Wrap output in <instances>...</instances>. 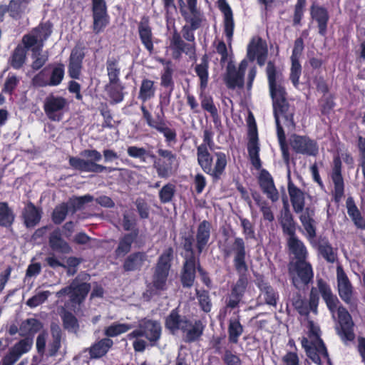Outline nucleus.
Here are the masks:
<instances>
[{"instance_id": "nucleus-1", "label": "nucleus", "mask_w": 365, "mask_h": 365, "mask_svg": "<svg viewBox=\"0 0 365 365\" xmlns=\"http://www.w3.org/2000/svg\"><path fill=\"white\" fill-rule=\"evenodd\" d=\"M317 287L311 288L308 306L304 301H297L295 308L299 314L307 316L310 312L314 314L318 313L319 295L325 302L328 310L333 315L337 312L339 327L337 334L344 342L352 341L355 339L354 331V323L348 310L341 304L337 296L334 294L330 284L323 278H317Z\"/></svg>"}, {"instance_id": "nucleus-2", "label": "nucleus", "mask_w": 365, "mask_h": 365, "mask_svg": "<svg viewBox=\"0 0 365 365\" xmlns=\"http://www.w3.org/2000/svg\"><path fill=\"white\" fill-rule=\"evenodd\" d=\"M267 78L270 96L273 102L274 116L276 123L277 135L282 152V159L285 164L289 165L290 162V154L286 142V135L282 125L280 123L279 115L284 118V124L292 130L296 127L294 120V112H289V105L286 98V90L282 86L283 75L278 70L274 61H269L267 63L265 69Z\"/></svg>"}, {"instance_id": "nucleus-3", "label": "nucleus", "mask_w": 365, "mask_h": 365, "mask_svg": "<svg viewBox=\"0 0 365 365\" xmlns=\"http://www.w3.org/2000/svg\"><path fill=\"white\" fill-rule=\"evenodd\" d=\"M212 130L203 131L202 143L197 150V160L202 170L210 175L214 182L218 181L225 173L227 165V155L225 153L213 152L215 143Z\"/></svg>"}, {"instance_id": "nucleus-4", "label": "nucleus", "mask_w": 365, "mask_h": 365, "mask_svg": "<svg viewBox=\"0 0 365 365\" xmlns=\"http://www.w3.org/2000/svg\"><path fill=\"white\" fill-rule=\"evenodd\" d=\"M222 253L225 258L232 256L233 267L239 274V278L230 292L242 298L248 284L246 274L249 269L247 263L248 250L242 237H235L230 245L223 247Z\"/></svg>"}, {"instance_id": "nucleus-5", "label": "nucleus", "mask_w": 365, "mask_h": 365, "mask_svg": "<svg viewBox=\"0 0 365 365\" xmlns=\"http://www.w3.org/2000/svg\"><path fill=\"white\" fill-rule=\"evenodd\" d=\"M173 92V91H165L160 94L159 103L158 106L160 110L155 113V119L153 118L152 113L145 104L140 106L143 119L145 121L148 127L163 135L165 142L168 145H175L178 142L176 130L168 127L165 120L164 109L170 105Z\"/></svg>"}, {"instance_id": "nucleus-6", "label": "nucleus", "mask_w": 365, "mask_h": 365, "mask_svg": "<svg viewBox=\"0 0 365 365\" xmlns=\"http://www.w3.org/2000/svg\"><path fill=\"white\" fill-rule=\"evenodd\" d=\"M165 327L172 334H176L180 331L185 334L183 340L186 343L198 341L205 329L201 320H195L192 324L186 316L180 314L178 308L172 309L165 317Z\"/></svg>"}, {"instance_id": "nucleus-7", "label": "nucleus", "mask_w": 365, "mask_h": 365, "mask_svg": "<svg viewBox=\"0 0 365 365\" xmlns=\"http://www.w3.org/2000/svg\"><path fill=\"white\" fill-rule=\"evenodd\" d=\"M81 155L88 159L85 160L78 157H70L68 159L69 165L76 170L95 173H111L115 170L114 168L97 163V162L101 160L102 155L96 149L83 150Z\"/></svg>"}, {"instance_id": "nucleus-8", "label": "nucleus", "mask_w": 365, "mask_h": 365, "mask_svg": "<svg viewBox=\"0 0 365 365\" xmlns=\"http://www.w3.org/2000/svg\"><path fill=\"white\" fill-rule=\"evenodd\" d=\"M157 154L158 156L153 153L150 155V158L153 160V166L158 176L160 178L168 179L174 175L179 166L177 154L164 148H158Z\"/></svg>"}, {"instance_id": "nucleus-9", "label": "nucleus", "mask_w": 365, "mask_h": 365, "mask_svg": "<svg viewBox=\"0 0 365 365\" xmlns=\"http://www.w3.org/2000/svg\"><path fill=\"white\" fill-rule=\"evenodd\" d=\"M190 12L181 9V16L187 23L182 27V37L190 43H195V31L198 29L202 23V14L197 7V0H186Z\"/></svg>"}, {"instance_id": "nucleus-10", "label": "nucleus", "mask_w": 365, "mask_h": 365, "mask_svg": "<svg viewBox=\"0 0 365 365\" xmlns=\"http://www.w3.org/2000/svg\"><path fill=\"white\" fill-rule=\"evenodd\" d=\"M161 334L162 327L159 322L143 318L138 322V328L130 332L127 337L129 340L145 337L150 345L154 346L160 340Z\"/></svg>"}, {"instance_id": "nucleus-11", "label": "nucleus", "mask_w": 365, "mask_h": 365, "mask_svg": "<svg viewBox=\"0 0 365 365\" xmlns=\"http://www.w3.org/2000/svg\"><path fill=\"white\" fill-rule=\"evenodd\" d=\"M68 106L69 102L65 97L51 93L45 98L43 109L50 120L59 122L68 110Z\"/></svg>"}, {"instance_id": "nucleus-12", "label": "nucleus", "mask_w": 365, "mask_h": 365, "mask_svg": "<svg viewBox=\"0 0 365 365\" xmlns=\"http://www.w3.org/2000/svg\"><path fill=\"white\" fill-rule=\"evenodd\" d=\"M309 10L311 24L314 25L320 36L326 37L330 20L328 9L315 1L312 3Z\"/></svg>"}, {"instance_id": "nucleus-13", "label": "nucleus", "mask_w": 365, "mask_h": 365, "mask_svg": "<svg viewBox=\"0 0 365 365\" xmlns=\"http://www.w3.org/2000/svg\"><path fill=\"white\" fill-rule=\"evenodd\" d=\"M91 290V284L88 282L79 283L78 278H75L71 284L56 293L57 298L61 299L66 295L69 296L70 301L73 304L80 305L86 298Z\"/></svg>"}, {"instance_id": "nucleus-14", "label": "nucleus", "mask_w": 365, "mask_h": 365, "mask_svg": "<svg viewBox=\"0 0 365 365\" xmlns=\"http://www.w3.org/2000/svg\"><path fill=\"white\" fill-rule=\"evenodd\" d=\"M292 265L296 275L292 274L291 268H289V274L292 275V284L294 287L299 289L302 285L307 286L312 282L314 271L310 262L307 259L295 261Z\"/></svg>"}, {"instance_id": "nucleus-15", "label": "nucleus", "mask_w": 365, "mask_h": 365, "mask_svg": "<svg viewBox=\"0 0 365 365\" xmlns=\"http://www.w3.org/2000/svg\"><path fill=\"white\" fill-rule=\"evenodd\" d=\"M93 31L98 34L104 31L110 23V16L106 0H91Z\"/></svg>"}, {"instance_id": "nucleus-16", "label": "nucleus", "mask_w": 365, "mask_h": 365, "mask_svg": "<svg viewBox=\"0 0 365 365\" xmlns=\"http://www.w3.org/2000/svg\"><path fill=\"white\" fill-rule=\"evenodd\" d=\"M292 149L297 154L317 156L319 153L317 142L308 135L293 134L289 140Z\"/></svg>"}, {"instance_id": "nucleus-17", "label": "nucleus", "mask_w": 365, "mask_h": 365, "mask_svg": "<svg viewBox=\"0 0 365 365\" xmlns=\"http://www.w3.org/2000/svg\"><path fill=\"white\" fill-rule=\"evenodd\" d=\"M170 48L172 51V57L175 60H180L185 53L192 58L196 54L195 43L185 42L180 34L175 29L170 39Z\"/></svg>"}, {"instance_id": "nucleus-18", "label": "nucleus", "mask_w": 365, "mask_h": 365, "mask_svg": "<svg viewBox=\"0 0 365 365\" xmlns=\"http://www.w3.org/2000/svg\"><path fill=\"white\" fill-rule=\"evenodd\" d=\"M331 179L334 184L332 191L333 200L335 203L341 202L344 196L345 185L342 175V162L339 155L334 157Z\"/></svg>"}, {"instance_id": "nucleus-19", "label": "nucleus", "mask_w": 365, "mask_h": 365, "mask_svg": "<svg viewBox=\"0 0 365 365\" xmlns=\"http://www.w3.org/2000/svg\"><path fill=\"white\" fill-rule=\"evenodd\" d=\"M336 279L338 293L343 302L346 304H352L354 287L341 266L336 268Z\"/></svg>"}, {"instance_id": "nucleus-20", "label": "nucleus", "mask_w": 365, "mask_h": 365, "mask_svg": "<svg viewBox=\"0 0 365 365\" xmlns=\"http://www.w3.org/2000/svg\"><path fill=\"white\" fill-rule=\"evenodd\" d=\"M198 262H200L199 259H193L192 257L188 259H184L180 276L182 287L190 288L193 286L196 277Z\"/></svg>"}, {"instance_id": "nucleus-21", "label": "nucleus", "mask_w": 365, "mask_h": 365, "mask_svg": "<svg viewBox=\"0 0 365 365\" xmlns=\"http://www.w3.org/2000/svg\"><path fill=\"white\" fill-rule=\"evenodd\" d=\"M138 32L141 43L148 53L152 54L154 51V36L148 16H142L140 22L138 24Z\"/></svg>"}, {"instance_id": "nucleus-22", "label": "nucleus", "mask_w": 365, "mask_h": 365, "mask_svg": "<svg viewBox=\"0 0 365 365\" xmlns=\"http://www.w3.org/2000/svg\"><path fill=\"white\" fill-rule=\"evenodd\" d=\"M148 261L145 252L136 251L128 254L124 259L122 268L125 272H139Z\"/></svg>"}, {"instance_id": "nucleus-23", "label": "nucleus", "mask_w": 365, "mask_h": 365, "mask_svg": "<svg viewBox=\"0 0 365 365\" xmlns=\"http://www.w3.org/2000/svg\"><path fill=\"white\" fill-rule=\"evenodd\" d=\"M217 4L218 9L224 16V34L227 41H231L235 29L232 10L226 0H217Z\"/></svg>"}, {"instance_id": "nucleus-24", "label": "nucleus", "mask_w": 365, "mask_h": 365, "mask_svg": "<svg viewBox=\"0 0 365 365\" xmlns=\"http://www.w3.org/2000/svg\"><path fill=\"white\" fill-rule=\"evenodd\" d=\"M258 181L263 193H264L272 202H277L279 200V192L274 185V180L270 173L265 169L262 170Z\"/></svg>"}, {"instance_id": "nucleus-25", "label": "nucleus", "mask_w": 365, "mask_h": 365, "mask_svg": "<svg viewBox=\"0 0 365 365\" xmlns=\"http://www.w3.org/2000/svg\"><path fill=\"white\" fill-rule=\"evenodd\" d=\"M279 221L284 235H289V237L296 236L297 223L290 212L287 199L283 200V208Z\"/></svg>"}, {"instance_id": "nucleus-26", "label": "nucleus", "mask_w": 365, "mask_h": 365, "mask_svg": "<svg viewBox=\"0 0 365 365\" xmlns=\"http://www.w3.org/2000/svg\"><path fill=\"white\" fill-rule=\"evenodd\" d=\"M315 209L307 207L299 216V220L307 233V238L312 242L317 237L316 221L314 220Z\"/></svg>"}, {"instance_id": "nucleus-27", "label": "nucleus", "mask_w": 365, "mask_h": 365, "mask_svg": "<svg viewBox=\"0 0 365 365\" xmlns=\"http://www.w3.org/2000/svg\"><path fill=\"white\" fill-rule=\"evenodd\" d=\"M268 53L267 43L259 36H253L247 46V58L250 62L263 54Z\"/></svg>"}, {"instance_id": "nucleus-28", "label": "nucleus", "mask_w": 365, "mask_h": 365, "mask_svg": "<svg viewBox=\"0 0 365 365\" xmlns=\"http://www.w3.org/2000/svg\"><path fill=\"white\" fill-rule=\"evenodd\" d=\"M211 229V222L206 220L200 222L197 226L195 247L199 255L202 252L209 242Z\"/></svg>"}, {"instance_id": "nucleus-29", "label": "nucleus", "mask_w": 365, "mask_h": 365, "mask_svg": "<svg viewBox=\"0 0 365 365\" xmlns=\"http://www.w3.org/2000/svg\"><path fill=\"white\" fill-rule=\"evenodd\" d=\"M256 284L260 290L265 304L276 307L279 299L278 292L266 281L262 276L257 279Z\"/></svg>"}, {"instance_id": "nucleus-30", "label": "nucleus", "mask_w": 365, "mask_h": 365, "mask_svg": "<svg viewBox=\"0 0 365 365\" xmlns=\"http://www.w3.org/2000/svg\"><path fill=\"white\" fill-rule=\"evenodd\" d=\"M287 189L294 211L296 213L303 212L305 209L304 192L291 180L288 182Z\"/></svg>"}, {"instance_id": "nucleus-31", "label": "nucleus", "mask_w": 365, "mask_h": 365, "mask_svg": "<svg viewBox=\"0 0 365 365\" xmlns=\"http://www.w3.org/2000/svg\"><path fill=\"white\" fill-rule=\"evenodd\" d=\"M42 212L33 202H29L22 212V217L26 227L31 228L36 226L41 219Z\"/></svg>"}, {"instance_id": "nucleus-32", "label": "nucleus", "mask_w": 365, "mask_h": 365, "mask_svg": "<svg viewBox=\"0 0 365 365\" xmlns=\"http://www.w3.org/2000/svg\"><path fill=\"white\" fill-rule=\"evenodd\" d=\"M43 327V323L36 318H29L21 322L19 325V335L22 337L34 339L35 334Z\"/></svg>"}, {"instance_id": "nucleus-33", "label": "nucleus", "mask_w": 365, "mask_h": 365, "mask_svg": "<svg viewBox=\"0 0 365 365\" xmlns=\"http://www.w3.org/2000/svg\"><path fill=\"white\" fill-rule=\"evenodd\" d=\"M225 81L227 87L230 89H235L236 88H243L245 86V76L237 71L235 66L228 64Z\"/></svg>"}, {"instance_id": "nucleus-34", "label": "nucleus", "mask_w": 365, "mask_h": 365, "mask_svg": "<svg viewBox=\"0 0 365 365\" xmlns=\"http://www.w3.org/2000/svg\"><path fill=\"white\" fill-rule=\"evenodd\" d=\"M137 230L133 233H125L119 238L118 244L114 251L116 258L123 257L130 253L132 245L137 239Z\"/></svg>"}, {"instance_id": "nucleus-35", "label": "nucleus", "mask_w": 365, "mask_h": 365, "mask_svg": "<svg viewBox=\"0 0 365 365\" xmlns=\"http://www.w3.org/2000/svg\"><path fill=\"white\" fill-rule=\"evenodd\" d=\"M287 247L290 254L294 256L296 261L305 260L308 257V251L303 243L297 236L289 237Z\"/></svg>"}, {"instance_id": "nucleus-36", "label": "nucleus", "mask_w": 365, "mask_h": 365, "mask_svg": "<svg viewBox=\"0 0 365 365\" xmlns=\"http://www.w3.org/2000/svg\"><path fill=\"white\" fill-rule=\"evenodd\" d=\"M104 88L112 104H117L123 101L125 88L120 81H108Z\"/></svg>"}, {"instance_id": "nucleus-37", "label": "nucleus", "mask_w": 365, "mask_h": 365, "mask_svg": "<svg viewBox=\"0 0 365 365\" xmlns=\"http://www.w3.org/2000/svg\"><path fill=\"white\" fill-rule=\"evenodd\" d=\"M346 207L347 213L354 225L359 229L365 230V218L362 216L351 196L347 197Z\"/></svg>"}, {"instance_id": "nucleus-38", "label": "nucleus", "mask_w": 365, "mask_h": 365, "mask_svg": "<svg viewBox=\"0 0 365 365\" xmlns=\"http://www.w3.org/2000/svg\"><path fill=\"white\" fill-rule=\"evenodd\" d=\"M113 341L110 338H103L94 344L88 349L90 359H100L105 356L113 346Z\"/></svg>"}, {"instance_id": "nucleus-39", "label": "nucleus", "mask_w": 365, "mask_h": 365, "mask_svg": "<svg viewBox=\"0 0 365 365\" xmlns=\"http://www.w3.org/2000/svg\"><path fill=\"white\" fill-rule=\"evenodd\" d=\"M302 346L306 351L307 356L316 364L322 365L321 356L324 358V352L321 351L317 342L314 340H308L306 337L302 339Z\"/></svg>"}, {"instance_id": "nucleus-40", "label": "nucleus", "mask_w": 365, "mask_h": 365, "mask_svg": "<svg viewBox=\"0 0 365 365\" xmlns=\"http://www.w3.org/2000/svg\"><path fill=\"white\" fill-rule=\"evenodd\" d=\"M48 244L51 249L61 254H68L71 252V247L68 243L61 236L58 230L51 233L48 239Z\"/></svg>"}, {"instance_id": "nucleus-41", "label": "nucleus", "mask_w": 365, "mask_h": 365, "mask_svg": "<svg viewBox=\"0 0 365 365\" xmlns=\"http://www.w3.org/2000/svg\"><path fill=\"white\" fill-rule=\"evenodd\" d=\"M155 93V82L147 78H143L138 95V98L142 102V104L154 98Z\"/></svg>"}, {"instance_id": "nucleus-42", "label": "nucleus", "mask_w": 365, "mask_h": 365, "mask_svg": "<svg viewBox=\"0 0 365 365\" xmlns=\"http://www.w3.org/2000/svg\"><path fill=\"white\" fill-rule=\"evenodd\" d=\"M321 330L318 325H316L314 322H309V331L308 336L311 340H314L317 342V346L320 349L321 351L324 352V359H325L327 363H331V359L329 356L327 349L322 339L320 336Z\"/></svg>"}, {"instance_id": "nucleus-43", "label": "nucleus", "mask_w": 365, "mask_h": 365, "mask_svg": "<svg viewBox=\"0 0 365 365\" xmlns=\"http://www.w3.org/2000/svg\"><path fill=\"white\" fill-rule=\"evenodd\" d=\"M244 332V327L241 324L239 317L230 318L228 321L227 334L228 341L232 344H237L240 337Z\"/></svg>"}, {"instance_id": "nucleus-44", "label": "nucleus", "mask_w": 365, "mask_h": 365, "mask_svg": "<svg viewBox=\"0 0 365 365\" xmlns=\"http://www.w3.org/2000/svg\"><path fill=\"white\" fill-rule=\"evenodd\" d=\"M209 60L207 54L202 56L201 63L197 64L195 67L196 75L200 78V88L204 91L207 87L209 79Z\"/></svg>"}, {"instance_id": "nucleus-45", "label": "nucleus", "mask_w": 365, "mask_h": 365, "mask_svg": "<svg viewBox=\"0 0 365 365\" xmlns=\"http://www.w3.org/2000/svg\"><path fill=\"white\" fill-rule=\"evenodd\" d=\"M200 104L204 110L210 113L215 125H220L221 124V120L218 114V110L214 103L212 97L209 95L201 94Z\"/></svg>"}, {"instance_id": "nucleus-46", "label": "nucleus", "mask_w": 365, "mask_h": 365, "mask_svg": "<svg viewBox=\"0 0 365 365\" xmlns=\"http://www.w3.org/2000/svg\"><path fill=\"white\" fill-rule=\"evenodd\" d=\"M16 215L6 202H0V227L10 228L12 227Z\"/></svg>"}, {"instance_id": "nucleus-47", "label": "nucleus", "mask_w": 365, "mask_h": 365, "mask_svg": "<svg viewBox=\"0 0 365 365\" xmlns=\"http://www.w3.org/2000/svg\"><path fill=\"white\" fill-rule=\"evenodd\" d=\"M26 59V51L20 44L14 50L9 59V65L14 69L19 70L23 67Z\"/></svg>"}, {"instance_id": "nucleus-48", "label": "nucleus", "mask_w": 365, "mask_h": 365, "mask_svg": "<svg viewBox=\"0 0 365 365\" xmlns=\"http://www.w3.org/2000/svg\"><path fill=\"white\" fill-rule=\"evenodd\" d=\"M61 318L63 322V327L66 330L74 333H76L78 331V320L71 312L63 308L61 313Z\"/></svg>"}, {"instance_id": "nucleus-49", "label": "nucleus", "mask_w": 365, "mask_h": 365, "mask_svg": "<svg viewBox=\"0 0 365 365\" xmlns=\"http://www.w3.org/2000/svg\"><path fill=\"white\" fill-rule=\"evenodd\" d=\"M168 275L169 271L155 267L152 280L153 287L158 291L166 290Z\"/></svg>"}, {"instance_id": "nucleus-50", "label": "nucleus", "mask_w": 365, "mask_h": 365, "mask_svg": "<svg viewBox=\"0 0 365 365\" xmlns=\"http://www.w3.org/2000/svg\"><path fill=\"white\" fill-rule=\"evenodd\" d=\"M119 57H108L106 60V71L108 81H120V67L119 66Z\"/></svg>"}, {"instance_id": "nucleus-51", "label": "nucleus", "mask_w": 365, "mask_h": 365, "mask_svg": "<svg viewBox=\"0 0 365 365\" xmlns=\"http://www.w3.org/2000/svg\"><path fill=\"white\" fill-rule=\"evenodd\" d=\"M173 69L168 62L163 68V71L160 75V86L166 89V91H174L175 82L173 80Z\"/></svg>"}, {"instance_id": "nucleus-52", "label": "nucleus", "mask_w": 365, "mask_h": 365, "mask_svg": "<svg viewBox=\"0 0 365 365\" xmlns=\"http://www.w3.org/2000/svg\"><path fill=\"white\" fill-rule=\"evenodd\" d=\"M247 151L252 165L255 169H260L262 167V162L259 158V146L258 140L248 141Z\"/></svg>"}, {"instance_id": "nucleus-53", "label": "nucleus", "mask_w": 365, "mask_h": 365, "mask_svg": "<svg viewBox=\"0 0 365 365\" xmlns=\"http://www.w3.org/2000/svg\"><path fill=\"white\" fill-rule=\"evenodd\" d=\"M28 3L29 0H11L8 5L10 16L15 19H20Z\"/></svg>"}, {"instance_id": "nucleus-54", "label": "nucleus", "mask_w": 365, "mask_h": 365, "mask_svg": "<svg viewBox=\"0 0 365 365\" xmlns=\"http://www.w3.org/2000/svg\"><path fill=\"white\" fill-rule=\"evenodd\" d=\"M133 328L130 324L113 323L104 330L106 338L115 337L121 334L125 333Z\"/></svg>"}, {"instance_id": "nucleus-55", "label": "nucleus", "mask_w": 365, "mask_h": 365, "mask_svg": "<svg viewBox=\"0 0 365 365\" xmlns=\"http://www.w3.org/2000/svg\"><path fill=\"white\" fill-rule=\"evenodd\" d=\"M196 297L198 301L200 309L205 313H209L212 307V300L209 291L202 289H196Z\"/></svg>"}, {"instance_id": "nucleus-56", "label": "nucleus", "mask_w": 365, "mask_h": 365, "mask_svg": "<svg viewBox=\"0 0 365 365\" xmlns=\"http://www.w3.org/2000/svg\"><path fill=\"white\" fill-rule=\"evenodd\" d=\"M173 249L171 247H169L167 249H165L163 251V252L160 255L155 267L170 271L171 268V262L173 259Z\"/></svg>"}, {"instance_id": "nucleus-57", "label": "nucleus", "mask_w": 365, "mask_h": 365, "mask_svg": "<svg viewBox=\"0 0 365 365\" xmlns=\"http://www.w3.org/2000/svg\"><path fill=\"white\" fill-rule=\"evenodd\" d=\"M52 24L48 21L45 23H41L33 30V32L38 36L41 43L38 49H41L43 42L46 41L52 33Z\"/></svg>"}, {"instance_id": "nucleus-58", "label": "nucleus", "mask_w": 365, "mask_h": 365, "mask_svg": "<svg viewBox=\"0 0 365 365\" xmlns=\"http://www.w3.org/2000/svg\"><path fill=\"white\" fill-rule=\"evenodd\" d=\"M175 185L168 182L163 186L159 190L158 197L161 203L167 204L170 202L175 195Z\"/></svg>"}, {"instance_id": "nucleus-59", "label": "nucleus", "mask_w": 365, "mask_h": 365, "mask_svg": "<svg viewBox=\"0 0 365 365\" xmlns=\"http://www.w3.org/2000/svg\"><path fill=\"white\" fill-rule=\"evenodd\" d=\"M65 75V66L62 63H57L51 70L50 78L51 86L60 85Z\"/></svg>"}, {"instance_id": "nucleus-60", "label": "nucleus", "mask_w": 365, "mask_h": 365, "mask_svg": "<svg viewBox=\"0 0 365 365\" xmlns=\"http://www.w3.org/2000/svg\"><path fill=\"white\" fill-rule=\"evenodd\" d=\"M68 213V206L67 203L62 202L54 208L52 215L51 219L55 225L61 224L64 220L66 219L67 215Z\"/></svg>"}, {"instance_id": "nucleus-61", "label": "nucleus", "mask_w": 365, "mask_h": 365, "mask_svg": "<svg viewBox=\"0 0 365 365\" xmlns=\"http://www.w3.org/2000/svg\"><path fill=\"white\" fill-rule=\"evenodd\" d=\"M31 84L36 88L51 86L48 67L41 70L32 78Z\"/></svg>"}, {"instance_id": "nucleus-62", "label": "nucleus", "mask_w": 365, "mask_h": 365, "mask_svg": "<svg viewBox=\"0 0 365 365\" xmlns=\"http://www.w3.org/2000/svg\"><path fill=\"white\" fill-rule=\"evenodd\" d=\"M193 241L194 239L192 235H183L181 237L180 245L185 252V255H182L183 259H188L191 257H192L193 259H198L195 256V253L192 247Z\"/></svg>"}, {"instance_id": "nucleus-63", "label": "nucleus", "mask_w": 365, "mask_h": 365, "mask_svg": "<svg viewBox=\"0 0 365 365\" xmlns=\"http://www.w3.org/2000/svg\"><path fill=\"white\" fill-rule=\"evenodd\" d=\"M122 225L125 231H130L129 233H133L137 230L136 235L138 237L140 230L137 227V219L133 212L123 214Z\"/></svg>"}, {"instance_id": "nucleus-64", "label": "nucleus", "mask_w": 365, "mask_h": 365, "mask_svg": "<svg viewBox=\"0 0 365 365\" xmlns=\"http://www.w3.org/2000/svg\"><path fill=\"white\" fill-rule=\"evenodd\" d=\"M307 0H297L294 7V14L292 18V25L294 26H300L304 17Z\"/></svg>"}]
</instances>
